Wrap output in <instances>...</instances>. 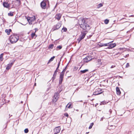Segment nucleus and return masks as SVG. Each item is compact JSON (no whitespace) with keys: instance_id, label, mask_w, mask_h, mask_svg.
<instances>
[{"instance_id":"nucleus-1","label":"nucleus","mask_w":134,"mask_h":134,"mask_svg":"<svg viewBox=\"0 0 134 134\" xmlns=\"http://www.w3.org/2000/svg\"><path fill=\"white\" fill-rule=\"evenodd\" d=\"M86 19L82 17L80 18L78 20V24L83 30H88L90 29V25L86 23Z\"/></svg>"},{"instance_id":"nucleus-2","label":"nucleus","mask_w":134,"mask_h":134,"mask_svg":"<svg viewBox=\"0 0 134 134\" xmlns=\"http://www.w3.org/2000/svg\"><path fill=\"white\" fill-rule=\"evenodd\" d=\"M19 39V37L18 35L15 34L11 35L9 37L10 42L12 43L16 42Z\"/></svg>"},{"instance_id":"nucleus-3","label":"nucleus","mask_w":134,"mask_h":134,"mask_svg":"<svg viewBox=\"0 0 134 134\" xmlns=\"http://www.w3.org/2000/svg\"><path fill=\"white\" fill-rule=\"evenodd\" d=\"M67 65L66 66L65 68L63 69L62 71L61 72L60 74L59 81V84L61 85L62 84V81H63L64 76V73L65 71L66 70V68Z\"/></svg>"},{"instance_id":"nucleus-4","label":"nucleus","mask_w":134,"mask_h":134,"mask_svg":"<svg viewBox=\"0 0 134 134\" xmlns=\"http://www.w3.org/2000/svg\"><path fill=\"white\" fill-rule=\"evenodd\" d=\"M86 35V33L85 32H81V34H80L79 38L77 39V41L78 42V43H79L80 41L83 39Z\"/></svg>"},{"instance_id":"nucleus-5","label":"nucleus","mask_w":134,"mask_h":134,"mask_svg":"<svg viewBox=\"0 0 134 134\" xmlns=\"http://www.w3.org/2000/svg\"><path fill=\"white\" fill-rule=\"evenodd\" d=\"M103 92V91L102 89L100 88H98L93 92V95H98L102 93Z\"/></svg>"},{"instance_id":"nucleus-6","label":"nucleus","mask_w":134,"mask_h":134,"mask_svg":"<svg viewBox=\"0 0 134 134\" xmlns=\"http://www.w3.org/2000/svg\"><path fill=\"white\" fill-rule=\"evenodd\" d=\"M59 94L58 93H55L54 94L53 101L54 102H56L58 98Z\"/></svg>"},{"instance_id":"nucleus-7","label":"nucleus","mask_w":134,"mask_h":134,"mask_svg":"<svg viewBox=\"0 0 134 134\" xmlns=\"http://www.w3.org/2000/svg\"><path fill=\"white\" fill-rule=\"evenodd\" d=\"M61 26V24L59 23H58L55 25H54L52 29L53 31L58 29Z\"/></svg>"},{"instance_id":"nucleus-8","label":"nucleus","mask_w":134,"mask_h":134,"mask_svg":"<svg viewBox=\"0 0 134 134\" xmlns=\"http://www.w3.org/2000/svg\"><path fill=\"white\" fill-rule=\"evenodd\" d=\"M61 129L60 127V126H58L57 127H56L54 129V134H57L58 133H59Z\"/></svg>"},{"instance_id":"nucleus-9","label":"nucleus","mask_w":134,"mask_h":134,"mask_svg":"<svg viewBox=\"0 0 134 134\" xmlns=\"http://www.w3.org/2000/svg\"><path fill=\"white\" fill-rule=\"evenodd\" d=\"M92 57L91 56H87L83 59V61L87 63L91 60Z\"/></svg>"},{"instance_id":"nucleus-10","label":"nucleus","mask_w":134,"mask_h":134,"mask_svg":"<svg viewBox=\"0 0 134 134\" xmlns=\"http://www.w3.org/2000/svg\"><path fill=\"white\" fill-rule=\"evenodd\" d=\"M15 61V60H14L12 62L8 64L6 68V69L7 70H9L11 68L13 64Z\"/></svg>"},{"instance_id":"nucleus-11","label":"nucleus","mask_w":134,"mask_h":134,"mask_svg":"<svg viewBox=\"0 0 134 134\" xmlns=\"http://www.w3.org/2000/svg\"><path fill=\"white\" fill-rule=\"evenodd\" d=\"M41 7L43 9H45L46 8V3L43 1H42L40 3Z\"/></svg>"},{"instance_id":"nucleus-12","label":"nucleus","mask_w":134,"mask_h":134,"mask_svg":"<svg viewBox=\"0 0 134 134\" xmlns=\"http://www.w3.org/2000/svg\"><path fill=\"white\" fill-rule=\"evenodd\" d=\"M108 46H109L107 48L110 49L113 48L115 47L116 46V44L115 43L112 44L109 43Z\"/></svg>"},{"instance_id":"nucleus-13","label":"nucleus","mask_w":134,"mask_h":134,"mask_svg":"<svg viewBox=\"0 0 134 134\" xmlns=\"http://www.w3.org/2000/svg\"><path fill=\"white\" fill-rule=\"evenodd\" d=\"M113 41H112L111 42H110L108 43H104V44H102L100 43V44H98V45H99L100 47H101L103 46H108V44L109 43H111Z\"/></svg>"},{"instance_id":"nucleus-14","label":"nucleus","mask_w":134,"mask_h":134,"mask_svg":"<svg viewBox=\"0 0 134 134\" xmlns=\"http://www.w3.org/2000/svg\"><path fill=\"white\" fill-rule=\"evenodd\" d=\"M26 18L29 24L31 25L32 24V20L31 19L30 17H26Z\"/></svg>"},{"instance_id":"nucleus-15","label":"nucleus","mask_w":134,"mask_h":134,"mask_svg":"<svg viewBox=\"0 0 134 134\" xmlns=\"http://www.w3.org/2000/svg\"><path fill=\"white\" fill-rule=\"evenodd\" d=\"M62 15L60 14L59 13L56 14L55 16L56 19L58 20V21L59 20L61 17Z\"/></svg>"},{"instance_id":"nucleus-16","label":"nucleus","mask_w":134,"mask_h":134,"mask_svg":"<svg viewBox=\"0 0 134 134\" xmlns=\"http://www.w3.org/2000/svg\"><path fill=\"white\" fill-rule=\"evenodd\" d=\"M3 6L6 8H8L9 6V4L7 3L4 2L3 3Z\"/></svg>"},{"instance_id":"nucleus-17","label":"nucleus","mask_w":134,"mask_h":134,"mask_svg":"<svg viewBox=\"0 0 134 134\" xmlns=\"http://www.w3.org/2000/svg\"><path fill=\"white\" fill-rule=\"evenodd\" d=\"M116 91L117 94L118 95H120L121 94V92L119 88L118 87H117L116 88Z\"/></svg>"},{"instance_id":"nucleus-18","label":"nucleus","mask_w":134,"mask_h":134,"mask_svg":"<svg viewBox=\"0 0 134 134\" xmlns=\"http://www.w3.org/2000/svg\"><path fill=\"white\" fill-rule=\"evenodd\" d=\"M12 30L11 29H6L5 30V32L6 33H7L8 35H9L10 34V32H12Z\"/></svg>"},{"instance_id":"nucleus-19","label":"nucleus","mask_w":134,"mask_h":134,"mask_svg":"<svg viewBox=\"0 0 134 134\" xmlns=\"http://www.w3.org/2000/svg\"><path fill=\"white\" fill-rule=\"evenodd\" d=\"M88 71V69H85L84 70H82L80 71V72H81V74H84L86 72H87Z\"/></svg>"},{"instance_id":"nucleus-20","label":"nucleus","mask_w":134,"mask_h":134,"mask_svg":"<svg viewBox=\"0 0 134 134\" xmlns=\"http://www.w3.org/2000/svg\"><path fill=\"white\" fill-rule=\"evenodd\" d=\"M62 46L61 45L58 46L57 47V48H57L56 50H60V49H61L62 48Z\"/></svg>"},{"instance_id":"nucleus-21","label":"nucleus","mask_w":134,"mask_h":134,"mask_svg":"<svg viewBox=\"0 0 134 134\" xmlns=\"http://www.w3.org/2000/svg\"><path fill=\"white\" fill-rule=\"evenodd\" d=\"M108 102H107L106 101H105V100H104L102 102H101L100 103V105H102V104H106L107 103H108Z\"/></svg>"},{"instance_id":"nucleus-22","label":"nucleus","mask_w":134,"mask_h":134,"mask_svg":"<svg viewBox=\"0 0 134 134\" xmlns=\"http://www.w3.org/2000/svg\"><path fill=\"white\" fill-rule=\"evenodd\" d=\"M55 58V57L54 56H53V57H51L50 58V59L49 60V61H48V63H50V62H51L52 61H53Z\"/></svg>"},{"instance_id":"nucleus-23","label":"nucleus","mask_w":134,"mask_h":134,"mask_svg":"<svg viewBox=\"0 0 134 134\" xmlns=\"http://www.w3.org/2000/svg\"><path fill=\"white\" fill-rule=\"evenodd\" d=\"M54 46V45L53 44H51L49 45L48 46L49 49H53Z\"/></svg>"},{"instance_id":"nucleus-24","label":"nucleus","mask_w":134,"mask_h":134,"mask_svg":"<svg viewBox=\"0 0 134 134\" xmlns=\"http://www.w3.org/2000/svg\"><path fill=\"white\" fill-rule=\"evenodd\" d=\"M4 54L3 53H2L0 55V60L1 61H2L3 60V55Z\"/></svg>"},{"instance_id":"nucleus-25","label":"nucleus","mask_w":134,"mask_h":134,"mask_svg":"<svg viewBox=\"0 0 134 134\" xmlns=\"http://www.w3.org/2000/svg\"><path fill=\"white\" fill-rule=\"evenodd\" d=\"M31 37L32 38H34V36H36V37H35V38L37 36V35H36V34H35V33H32L31 34Z\"/></svg>"},{"instance_id":"nucleus-26","label":"nucleus","mask_w":134,"mask_h":134,"mask_svg":"<svg viewBox=\"0 0 134 134\" xmlns=\"http://www.w3.org/2000/svg\"><path fill=\"white\" fill-rule=\"evenodd\" d=\"M103 6V4L101 3H100L98 4L97 6V8H99L100 7H102Z\"/></svg>"},{"instance_id":"nucleus-27","label":"nucleus","mask_w":134,"mask_h":134,"mask_svg":"<svg viewBox=\"0 0 134 134\" xmlns=\"http://www.w3.org/2000/svg\"><path fill=\"white\" fill-rule=\"evenodd\" d=\"M109 20H108L107 19H106L105 20L104 22V23L105 24H107L109 22Z\"/></svg>"},{"instance_id":"nucleus-28","label":"nucleus","mask_w":134,"mask_h":134,"mask_svg":"<svg viewBox=\"0 0 134 134\" xmlns=\"http://www.w3.org/2000/svg\"><path fill=\"white\" fill-rule=\"evenodd\" d=\"M31 19L32 20V22L34 21H35L36 20V18L35 16H34V17H33L32 18L30 17Z\"/></svg>"},{"instance_id":"nucleus-29","label":"nucleus","mask_w":134,"mask_h":134,"mask_svg":"<svg viewBox=\"0 0 134 134\" xmlns=\"http://www.w3.org/2000/svg\"><path fill=\"white\" fill-rule=\"evenodd\" d=\"M71 104H70L69 103H68V104L66 106V107L67 106H68V108H72V107H71Z\"/></svg>"},{"instance_id":"nucleus-30","label":"nucleus","mask_w":134,"mask_h":134,"mask_svg":"<svg viewBox=\"0 0 134 134\" xmlns=\"http://www.w3.org/2000/svg\"><path fill=\"white\" fill-rule=\"evenodd\" d=\"M93 123H92L90 125V126L88 128L89 129H90L92 128V126L93 125Z\"/></svg>"},{"instance_id":"nucleus-31","label":"nucleus","mask_w":134,"mask_h":134,"mask_svg":"<svg viewBox=\"0 0 134 134\" xmlns=\"http://www.w3.org/2000/svg\"><path fill=\"white\" fill-rule=\"evenodd\" d=\"M8 15L9 16H12L13 15V13L10 12L8 14Z\"/></svg>"},{"instance_id":"nucleus-32","label":"nucleus","mask_w":134,"mask_h":134,"mask_svg":"<svg viewBox=\"0 0 134 134\" xmlns=\"http://www.w3.org/2000/svg\"><path fill=\"white\" fill-rule=\"evenodd\" d=\"M62 30L64 32H66L67 31V29L65 27H63L62 29Z\"/></svg>"},{"instance_id":"nucleus-33","label":"nucleus","mask_w":134,"mask_h":134,"mask_svg":"<svg viewBox=\"0 0 134 134\" xmlns=\"http://www.w3.org/2000/svg\"><path fill=\"white\" fill-rule=\"evenodd\" d=\"M24 132L26 133H27L29 132V130L28 129H26L24 130Z\"/></svg>"},{"instance_id":"nucleus-34","label":"nucleus","mask_w":134,"mask_h":134,"mask_svg":"<svg viewBox=\"0 0 134 134\" xmlns=\"http://www.w3.org/2000/svg\"><path fill=\"white\" fill-rule=\"evenodd\" d=\"M129 66H130V65H129V63H127L126 65L125 68H128L129 67Z\"/></svg>"},{"instance_id":"nucleus-35","label":"nucleus","mask_w":134,"mask_h":134,"mask_svg":"<svg viewBox=\"0 0 134 134\" xmlns=\"http://www.w3.org/2000/svg\"><path fill=\"white\" fill-rule=\"evenodd\" d=\"M57 70H56L54 72V74H53V75H55V76H56V75H57Z\"/></svg>"},{"instance_id":"nucleus-36","label":"nucleus","mask_w":134,"mask_h":134,"mask_svg":"<svg viewBox=\"0 0 134 134\" xmlns=\"http://www.w3.org/2000/svg\"><path fill=\"white\" fill-rule=\"evenodd\" d=\"M56 76L53 75V76L52 78L53 81L55 79V78Z\"/></svg>"},{"instance_id":"nucleus-37","label":"nucleus","mask_w":134,"mask_h":134,"mask_svg":"<svg viewBox=\"0 0 134 134\" xmlns=\"http://www.w3.org/2000/svg\"><path fill=\"white\" fill-rule=\"evenodd\" d=\"M92 36V35H90L89 36H87V38H90Z\"/></svg>"},{"instance_id":"nucleus-38","label":"nucleus","mask_w":134,"mask_h":134,"mask_svg":"<svg viewBox=\"0 0 134 134\" xmlns=\"http://www.w3.org/2000/svg\"><path fill=\"white\" fill-rule=\"evenodd\" d=\"M64 115L65 116H67V117H68V114L67 113H65V114H64Z\"/></svg>"},{"instance_id":"nucleus-39","label":"nucleus","mask_w":134,"mask_h":134,"mask_svg":"<svg viewBox=\"0 0 134 134\" xmlns=\"http://www.w3.org/2000/svg\"><path fill=\"white\" fill-rule=\"evenodd\" d=\"M81 87H78L76 90V91H78L79 89H80Z\"/></svg>"},{"instance_id":"nucleus-40","label":"nucleus","mask_w":134,"mask_h":134,"mask_svg":"<svg viewBox=\"0 0 134 134\" xmlns=\"http://www.w3.org/2000/svg\"><path fill=\"white\" fill-rule=\"evenodd\" d=\"M129 56V54H127V55H126L125 56H124V57H128Z\"/></svg>"},{"instance_id":"nucleus-41","label":"nucleus","mask_w":134,"mask_h":134,"mask_svg":"<svg viewBox=\"0 0 134 134\" xmlns=\"http://www.w3.org/2000/svg\"><path fill=\"white\" fill-rule=\"evenodd\" d=\"M60 62H59L58 64V66H60Z\"/></svg>"},{"instance_id":"nucleus-42","label":"nucleus","mask_w":134,"mask_h":134,"mask_svg":"<svg viewBox=\"0 0 134 134\" xmlns=\"http://www.w3.org/2000/svg\"><path fill=\"white\" fill-rule=\"evenodd\" d=\"M59 66H58L56 69V70H59L58 69L59 68Z\"/></svg>"},{"instance_id":"nucleus-43","label":"nucleus","mask_w":134,"mask_h":134,"mask_svg":"<svg viewBox=\"0 0 134 134\" xmlns=\"http://www.w3.org/2000/svg\"><path fill=\"white\" fill-rule=\"evenodd\" d=\"M109 112L110 113H111V109H110V110H109Z\"/></svg>"},{"instance_id":"nucleus-44","label":"nucleus","mask_w":134,"mask_h":134,"mask_svg":"<svg viewBox=\"0 0 134 134\" xmlns=\"http://www.w3.org/2000/svg\"><path fill=\"white\" fill-rule=\"evenodd\" d=\"M103 118H101L100 119V121H102L103 120Z\"/></svg>"},{"instance_id":"nucleus-45","label":"nucleus","mask_w":134,"mask_h":134,"mask_svg":"<svg viewBox=\"0 0 134 134\" xmlns=\"http://www.w3.org/2000/svg\"><path fill=\"white\" fill-rule=\"evenodd\" d=\"M16 1L17 2H18L19 3L20 2V0H16Z\"/></svg>"},{"instance_id":"nucleus-46","label":"nucleus","mask_w":134,"mask_h":134,"mask_svg":"<svg viewBox=\"0 0 134 134\" xmlns=\"http://www.w3.org/2000/svg\"><path fill=\"white\" fill-rule=\"evenodd\" d=\"M98 62H99V61H100V60H99V59H98Z\"/></svg>"},{"instance_id":"nucleus-47","label":"nucleus","mask_w":134,"mask_h":134,"mask_svg":"<svg viewBox=\"0 0 134 134\" xmlns=\"http://www.w3.org/2000/svg\"><path fill=\"white\" fill-rule=\"evenodd\" d=\"M89 132H87L86 133V134L88 133H89Z\"/></svg>"},{"instance_id":"nucleus-48","label":"nucleus","mask_w":134,"mask_h":134,"mask_svg":"<svg viewBox=\"0 0 134 134\" xmlns=\"http://www.w3.org/2000/svg\"><path fill=\"white\" fill-rule=\"evenodd\" d=\"M34 86H36V83H35V84H34Z\"/></svg>"},{"instance_id":"nucleus-49","label":"nucleus","mask_w":134,"mask_h":134,"mask_svg":"<svg viewBox=\"0 0 134 134\" xmlns=\"http://www.w3.org/2000/svg\"><path fill=\"white\" fill-rule=\"evenodd\" d=\"M113 66H111V68H113Z\"/></svg>"},{"instance_id":"nucleus-50","label":"nucleus","mask_w":134,"mask_h":134,"mask_svg":"<svg viewBox=\"0 0 134 134\" xmlns=\"http://www.w3.org/2000/svg\"><path fill=\"white\" fill-rule=\"evenodd\" d=\"M21 103H23V101H21Z\"/></svg>"},{"instance_id":"nucleus-51","label":"nucleus","mask_w":134,"mask_h":134,"mask_svg":"<svg viewBox=\"0 0 134 134\" xmlns=\"http://www.w3.org/2000/svg\"><path fill=\"white\" fill-rule=\"evenodd\" d=\"M76 84H75V85H74V86H76Z\"/></svg>"},{"instance_id":"nucleus-52","label":"nucleus","mask_w":134,"mask_h":134,"mask_svg":"<svg viewBox=\"0 0 134 134\" xmlns=\"http://www.w3.org/2000/svg\"><path fill=\"white\" fill-rule=\"evenodd\" d=\"M131 16H133V15H131Z\"/></svg>"},{"instance_id":"nucleus-53","label":"nucleus","mask_w":134,"mask_h":134,"mask_svg":"<svg viewBox=\"0 0 134 134\" xmlns=\"http://www.w3.org/2000/svg\"><path fill=\"white\" fill-rule=\"evenodd\" d=\"M82 115L81 116V117L82 116Z\"/></svg>"},{"instance_id":"nucleus-54","label":"nucleus","mask_w":134,"mask_h":134,"mask_svg":"<svg viewBox=\"0 0 134 134\" xmlns=\"http://www.w3.org/2000/svg\"><path fill=\"white\" fill-rule=\"evenodd\" d=\"M75 68H76V67H75Z\"/></svg>"},{"instance_id":"nucleus-55","label":"nucleus","mask_w":134,"mask_h":134,"mask_svg":"<svg viewBox=\"0 0 134 134\" xmlns=\"http://www.w3.org/2000/svg\"><path fill=\"white\" fill-rule=\"evenodd\" d=\"M6 127H7V125H6V126L5 128H6Z\"/></svg>"},{"instance_id":"nucleus-56","label":"nucleus","mask_w":134,"mask_h":134,"mask_svg":"<svg viewBox=\"0 0 134 134\" xmlns=\"http://www.w3.org/2000/svg\"><path fill=\"white\" fill-rule=\"evenodd\" d=\"M82 100H81V101H80V102H82Z\"/></svg>"},{"instance_id":"nucleus-57","label":"nucleus","mask_w":134,"mask_h":134,"mask_svg":"<svg viewBox=\"0 0 134 134\" xmlns=\"http://www.w3.org/2000/svg\"><path fill=\"white\" fill-rule=\"evenodd\" d=\"M36 30V28H35V30Z\"/></svg>"},{"instance_id":"nucleus-58","label":"nucleus","mask_w":134,"mask_h":134,"mask_svg":"<svg viewBox=\"0 0 134 134\" xmlns=\"http://www.w3.org/2000/svg\"><path fill=\"white\" fill-rule=\"evenodd\" d=\"M36 30V28H35V30Z\"/></svg>"}]
</instances>
